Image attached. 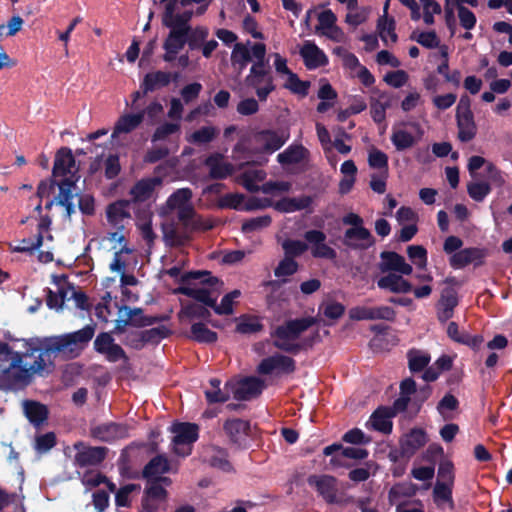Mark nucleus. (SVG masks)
Returning a JSON list of instances; mask_svg holds the SVG:
<instances>
[{
	"label": "nucleus",
	"instance_id": "f257e3e1",
	"mask_svg": "<svg viewBox=\"0 0 512 512\" xmlns=\"http://www.w3.org/2000/svg\"><path fill=\"white\" fill-rule=\"evenodd\" d=\"M32 337L23 339V351L13 353L8 366L0 364V390L18 391L31 384L33 376H47L56 365L45 362L37 345L32 344Z\"/></svg>",
	"mask_w": 512,
	"mask_h": 512
},
{
	"label": "nucleus",
	"instance_id": "f03ea898",
	"mask_svg": "<svg viewBox=\"0 0 512 512\" xmlns=\"http://www.w3.org/2000/svg\"><path fill=\"white\" fill-rule=\"evenodd\" d=\"M96 325L88 324L80 330L61 335L32 337L45 362L55 364V358L62 355L66 359L78 357L95 334Z\"/></svg>",
	"mask_w": 512,
	"mask_h": 512
},
{
	"label": "nucleus",
	"instance_id": "7ed1b4c3",
	"mask_svg": "<svg viewBox=\"0 0 512 512\" xmlns=\"http://www.w3.org/2000/svg\"><path fill=\"white\" fill-rule=\"evenodd\" d=\"M316 323L317 319L311 316L284 321L270 332L273 346L291 355L299 354L305 349V343L297 340L302 333Z\"/></svg>",
	"mask_w": 512,
	"mask_h": 512
},
{
	"label": "nucleus",
	"instance_id": "20e7f679",
	"mask_svg": "<svg viewBox=\"0 0 512 512\" xmlns=\"http://www.w3.org/2000/svg\"><path fill=\"white\" fill-rule=\"evenodd\" d=\"M456 122L458 128V139L461 142H469L477 134V126L471 110V101L467 95L461 96L456 109Z\"/></svg>",
	"mask_w": 512,
	"mask_h": 512
},
{
	"label": "nucleus",
	"instance_id": "39448f33",
	"mask_svg": "<svg viewBox=\"0 0 512 512\" xmlns=\"http://www.w3.org/2000/svg\"><path fill=\"white\" fill-rule=\"evenodd\" d=\"M77 450L75 454V464L81 468L88 466H98L107 457L109 449L104 446H86L83 442L78 441L73 445Z\"/></svg>",
	"mask_w": 512,
	"mask_h": 512
},
{
	"label": "nucleus",
	"instance_id": "423d86ee",
	"mask_svg": "<svg viewBox=\"0 0 512 512\" xmlns=\"http://www.w3.org/2000/svg\"><path fill=\"white\" fill-rule=\"evenodd\" d=\"M488 250L480 247H469L459 250L449 258V264L454 269H461L470 264L480 267L485 264Z\"/></svg>",
	"mask_w": 512,
	"mask_h": 512
},
{
	"label": "nucleus",
	"instance_id": "0eeeda50",
	"mask_svg": "<svg viewBox=\"0 0 512 512\" xmlns=\"http://www.w3.org/2000/svg\"><path fill=\"white\" fill-rule=\"evenodd\" d=\"M275 370L284 374H292L296 370V362L292 357L276 353L262 359L256 368L260 375H270Z\"/></svg>",
	"mask_w": 512,
	"mask_h": 512
},
{
	"label": "nucleus",
	"instance_id": "6e6552de",
	"mask_svg": "<svg viewBox=\"0 0 512 512\" xmlns=\"http://www.w3.org/2000/svg\"><path fill=\"white\" fill-rule=\"evenodd\" d=\"M129 428L126 424L117 422L102 423L91 427L90 434L94 439L106 443H113L129 436Z\"/></svg>",
	"mask_w": 512,
	"mask_h": 512
},
{
	"label": "nucleus",
	"instance_id": "1a4fd4ad",
	"mask_svg": "<svg viewBox=\"0 0 512 512\" xmlns=\"http://www.w3.org/2000/svg\"><path fill=\"white\" fill-rule=\"evenodd\" d=\"M254 139L261 145L262 152L272 154L288 141L289 133L284 130L263 129L255 133Z\"/></svg>",
	"mask_w": 512,
	"mask_h": 512
},
{
	"label": "nucleus",
	"instance_id": "9d476101",
	"mask_svg": "<svg viewBox=\"0 0 512 512\" xmlns=\"http://www.w3.org/2000/svg\"><path fill=\"white\" fill-rule=\"evenodd\" d=\"M307 483L314 487L328 504L337 503V479L334 476L313 474L308 476Z\"/></svg>",
	"mask_w": 512,
	"mask_h": 512
},
{
	"label": "nucleus",
	"instance_id": "9b49d317",
	"mask_svg": "<svg viewBox=\"0 0 512 512\" xmlns=\"http://www.w3.org/2000/svg\"><path fill=\"white\" fill-rule=\"evenodd\" d=\"M171 432L174 434L172 442L175 453L184 455L185 453L180 452L179 446L196 442L199 437V426L190 422H175L171 426Z\"/></svg>",
	"mask_w": 512,
	"mask_h": 512
},
{
	"label": "nucleus",
	"instance_id": "f8f14e48",
	"mask_svg": "<svg viewBox=\"0 0 512 512\" xmlns=\"http://www.w3.org/2000/svg\"><path fill=\"white\" fill-rule=\"evenodd\" d=\"M169 28L170 31L164 40L163 49L165 53L163 55V60L165 62H173L176 60L178 53L184 48L187 44V32L184 29H179L174 26H165Z\"/></svg>",
	"mask_w": 512,
	"mask_h": 512
},
{
	"label": "nucleus",
	"instance_id": "ddd939ff",
	"mask_svg": "<svg viewBox=\"0 0 512 512\" xmlns=\"http://www.w3.org/2000/svg\"><path fill=\"white\" fill-rule=\"evenodd\" d=\"M350 318L356 321L362 320H386L393 322L396 318V312L392 307L379 306L367 307L357 306L350 310Z\"/></svg>",
	"mask_w": 512,
	"mask_h": 512
},
{
	"label": "nucleus",
	"instance_id": "4468645a",
	"mask_svg": "<svg viewBox=\"0 0 512 512\" xmlns=\"http://www.w3.org/2000/svg\"><path fill=\"white\" fill-rule=\"evenodd\" d=\"M342 243L352 250H367L375 244V239L364 226L350 227L344 232Z\"/></svg>",
	"mask_w": 512,
	"mask_h": 512
},
{
	"label": "nucleus",
	"instance_id": "2eb2a0df",
	"mask_svg": "<svg viewBox=\"0 0 512 512\" xmlns=\"http://www.w3.org/2000/svg\"><path fill=\"white\" fill-rule=\"evenodd\" d=\"M304 239L311 244V254L314 258L333 260L337 257L336 251L325 243L326 234L321 230H308Z\"/></svg>",
	"mask_w": 512,
	"mask_h": 512
},
{
	"label": "nucleus",
	"instance_id": "dca6fc26",
	"mask_svg": "<svg viewBox=\"0 0 512 512\" xmlns=\"http://www.w3.org/2000/svg\"><path fill=\"white\" fill-rule=\"evenodd\" d=\"M381 262L378 269L382 273H400L402 275H410L413 268L405 261V258L394 251H383L380 253Z\"/></svg>",
	"mask_w": 512,
	"mask_h": 512
},
{
	"label": "nucleus",
	"instance_id": "f3484780",
	"mask_svg": "<svg viewBox=\"0 0 512 512\" xmlns=\"http://www.w3.org/2000/svg\"><path fill=\"white\" fill-rule=\"evenodd\" d=\"M265 388V382L261 378L249 376L242 379L233 391V396L238 401H248L258 397Z\"/></svg>",
	"mask_w": 512,
	"mask_h": 512
},
{
	"label": "nucleus",
	"instance_id": "a211bd4d",
	"mask_svg": "<svg viewBox=\"0 0 512 512\" xmlns=\"http://www.w3.org/2000/svg\"><path fill=\"white\" fill-rule=\"evenodd\" d=\"M132 202L130 200H117L109 204L106 208V217L108 223L121 231L124 229V220L131 218L130 207Z\"/></svg>",
	"mask_w": 512,
	"mask_h": 512
},
{
	"label": "nucleus",
	"instance_id": "6ab92c4d",
	"mask_svg": "<svg viewBox=\"0 0 512 512\" xmlns=\"http://www.w3.org/2000/svg\"><path fill=\"white\" fill-rule=\"evenodd\" d=\"M300 56L308 70H314L326 66L329 62L328 57L314 42L305 41L300 49Z\"/></svg>",
	"mask_w": 512,
	"mask_h": 512
},
{
	"label": "nucleus",
	"instance_id": "aec40b11",
	"mask_svg": "<svg viewBox=\"0 0 512 512\" xmlns=\"http://www.w3.org/2000/svg\"><path fill=\"white\" fill-rule=\"evenodd\" d=\"M162 185V178L159 176L143 178L137 181L130 190L132 204L145 202L152 198L157 186Z\"/></svg>",
	"mask_w": 512,
	"mask_h": 512
},
{
	"label": "nucleus",
	"instance_id": "412c9836",
	"mask_svg": "<svg viewBox=\"0 0 512 512\" xmlns=\"http://www.w3.org/2000/svg\"><path fill=\"white\" fill-rule=\"evenodd\" d=\"M75 164L76 161L72 150L69 147H61L57 150L54 157L52 177H68L69 174H72Z\"/></svg>",
	"mask_w": 512,
	"mask_h": 512
},
{
	"label": "nucleus",
	"instance_id": "4be33fe9",
	"mask_svg": "<svg viewBox=\"0 0 512 512\" xmlns=\"http://www.w3.org/2000/svg\"><path fill=\"white\" fill-rule=\"evenodd\" d=\"M223 430L231 443L241 446L249 434L250 422L240 418L228 419L223 424Z\"/></svg>",
	"mask_w": 512,
	"mask_h": 512
},
{
	"label": "nucleus",
	"instance_id": "5701e85b",
	"mask_svg": "<svg viewBox=\"0 0 512 512\" xmlns=\"http://www.w3.org/2000/svg\"><path fill=\"white\" fill-rule=\"evenodd\" d=\"M204 165L209 168L211 179L222 180L232 175L234 168L229 162L224 161L220 153H213L204 160Z\"/></svg>",
	"mask_w": 512,
	"mask_h": 512
},
{
	"label": "nucleus",
	"instance_id": "b1692460",
	"mask_svg": "<svg viewBox=\"0 0 512 512\" xmlns=\"http://www.w3.org/2000/svg\"><path fill=\"white\" fill-rule=\"evenodd\" d=\"M377 286L381 290L391 293H409L412 291V284L400 273H387L377 280Z\"/></svg>",
	"mask_w": 512,
	"mask_h": 512
},
{
	"label": "nucleus",
	"instance_id": "393cba45",
	"mask_svg": "<svg viewBox=\"0 0 512 512\" xmlns=\"http://www.w3.org/2000/svg\"><path fill=\"white\" fill-rule=\"evenodd\" d=\"M428 441L425 430L421 428H413L405 438L401 440L400 448L404 456L414 455L420 448L426 445Z\"/></svg>",
	"mask_w": 512,
	"mask_h": 512
},
{
	"label": "nucleus",
	"instance_id": "a878e982",
	"mask_svg": "<svg viewBox=\"0 0 512 512\" xmlns=\"http://www.w3.org/2000/svg\"><path fill=\"white\" fill-rule=\"evenodd\" d=\"M23 411L29 422L36 428L41 427L49 416L48 407L35 400H24Z\"/></svg>",
	"mask_w": 512,
	"mask_h": 512
},
{
	"label": "nucleus",
	"instance_id": "bb28decb",
	"mask_svg": "<svg viewBox=\"0 0 512 512\" xmlns=\"http://www.w3.org/2000/svg\"><path fill=\"white\" fill-rule=\"evenodd\" d=\"M172 82V73L162 70L149 72L145 74L140 83V88L144 93H151L156 90L167 87Z\"/></svg>",
	"mask_w": 512,
	"mask_h": 512
},
{
	"label": "nucleus",
	"instance_id": "cd10ccee",
	"mask_svg": "<svg viewBox=\"0 0 512 512\" xmlns=\"http://www.w3.org/2000/svg\"><path fill=\"white\" fill-rule=\"evenodd\" d=\"M394 416L395 411L390 407L380 406L370 416L371 427L383 434H390L393 428L391 418Z\"/></svg>",
	"mask_w": 512,
	"mask_h": 512
},
{
	"label": "nucleus",
	"instance_id": "c85d7f7f",
	"mask_svg": "<svg viewBox=\"0 0 512 512\" xmlns=\"http://www.w3.org/2000/svg\"><path fill=\"white\" fill-rule=\"evenodd\" d=\"M269 81H274L269 64L253 63L245 78L247 87L267 85Z\"/></svg>",
	"mask_w": 512,
	"mask_h": 512
},
{
	"label": "nucleus",
	"instance_id": "c756f323",
	"mask_svg": "<svg viewBox=\"0 0 512 512\" xmlns=\"http://www.w3.org/2000/svg\"><path fill=\"white\" fill-rule=\"evenodd\" d=\"M244 187L249 192L262 191L264 194H273L275 192H288L290 190V183L285 181H267L262 186H258L249 177L244 178Z\"/></svg>",
	"mask_w": 512,
	"mask_h": 512
},
{
	"label": "nucleus",
	"instance_id": "7c9ffc66",
	"mask_svg": "<svg viewBox=\"0 0 512 512\" xmlns=\"http://www.w3.org/2000/svg\"><path fill=\"white\" fill-rule=\"evenodd\" d=\"M125 312V316L131 317L134 322H131L133 327L142 328L153 325L162 320L159 316H146L143 314V309L139 307L130 308L123 305L119 308V313Z\"/></svg>",
	"mask_w": 512,
	"mask_h": 512
},
{
	"label": "nucleus",
	"instance_id": "2f4dec72",
	"mask_svg": "<svg viewBox=\"0 0 512 512\" xmlns=\"http://www.w3.org/2000/svg\"><path fill=\"white\" fill-rule=\"evenodd\" d=\"M308 154V150L303 145L292 144L277 155V161L281 165L299 164L307 158Z\"/></svg>",
	"mask_w": 512,
	"mask_h": 512
},
{
	"label": "nucleus",
	"instance_id": "473e14b6",
	"mask_svg": "<svg viewBox=\"0 0 512 512\" xmlns=\"http://www.w3.org/2000/svg\"><path fill=\"white\" fill-rule=\"evenodd\" d=\"M175 294H182L194 299L201 305L212 308L215 306V298L211 296V292L206 288H191L180 286L174 290Z\"/></svg>",
	"mask_w": 512,
	"mask_h": 512
},
{
	"label": "nucleus",
	"instance_id": "72a5a7b5",
	"mask_svg": "<svg viewBox=\"0 0 512 512\" xmlns=\"http://www.w3.org/2000/svg\"><path fill=\"white\" fill-rule=\"evenodd\" d=\"M235 331L242 335H252L263 330L264 325L258 316L243 314L236 318Z\"/></svg>",
	"mask_w": 512,
	"mask_h": 512
},
{
	"label": "nucleus",
	"instance_id": "f704fd0d",
	"mask_svg": "<svg viewBox=\"0 0 512 512\" xmlns=\"http://www.w3.org/2000/svg\"><path fill=\"white\" fill-rule=\"evenodd\" d=\"M144 120V112L135 114H124L117 120L113 136L127 134L135 130Z\"/></svg>",
	"mask_w": 512,
	"mask_h": 512
},
{
	"label": "nucleus",
	"instance_id": "c9c22d12",
	"mask_svg": "<svg viewBox=\"0 0 512 512\" xmlns=\"http://www.w3.org/2000/svg\"><path fill=\"white\" fill-rule=\"evenodd\" d=\"M406 357L409 371L412 374L422 372L431 361V356L428 352L416 348L409 349Z\"/></svg>",
	"mask_w": 512,
	"mask_h": 512
},
{
	"label": "nucleus",
	"instance_id": "e433bc0d",
	"mask_svg": "<svg viewBox=\"0 0 512 512\" xmlns=\"http://www.w3.org/2000/svg\"><path fill=\"white\" fill-rule=\"evenodd\" d=\"M312 202V197L306 195L298 198L285 197L275 204V208L280 212L290 213L307 209L311 206Z\"/></svg>",
	"mask_w": 512,
	"mask_h": 512
},
{
	"label": "nucleus",
	"instance_id": "4c0bfd02",
	"mask_svg": "<svg viewBox=\"0 0 512 512\" xmlns=\"http://www.w3.org/2000/svg\"><path fill=\"white\" fill-rule=\"evenodd\" d=\"M170 469L167 458L163 455L153 457L143 468L142 476L147 480L154 479Z\"/></svg>",
	"mask_w": 512,
	"mask_h": 512
},
{
	"label": "nucleus",
	"instance_id": "58836bf2",
	"mask_svg": "<svg viewBox=\"0 0 512 512\" xmlns=\"http://www.w3.org/2000/svg\"><path fill=\"white\" fill-rule=\"evenodd\" d=\"M249 45H251L250 40H248L246 44L236 43L233 47L231 64L234 68L239 70V73H241L252 60L251 52L248 48Z\"/></svg>",
	"mask_w": 512,
	"mask_h": 512
},
{
	"label": "nucleus",
	"instance_id": "ea45409f",
	"mask_svg": "<svg viewBox=\"0 0 512 512\" xmlns=\"http://www.w3.org/2000/svg\"><path fill=\"white\" fill-rule=\"evenodd\" d=\"M336 21V15L330 9L322 11L318 15L319 25L316 27V32H319L322 29H327L330 32H322V34L332 40H337L335 34L340 33L341 30L336 26Z\"/></svg>",
	"mask_w": 512,
	"mask_h": 512
},
{
	"label": "nucleus",
	"instance_id": "a19ab883",
	"mask_svg": "<svg viewBox=\"0 0 512 512\" xmlns=\"http://www.w3.org/2000/svg\"><path fill=\"white\" fill-rule=\"evenodd\" d=\"M418 491V486L412 482H400L393 485L388 492V501L394 505L396 501L403 497H413Z\"/></svg>",
	"mask_w": 512,
	"mask_h": 512
},
{
	"label": "nucleus",
	"instance_id": "79ce46f5",
	"mask_svg": "<svg viewBox=\"0 0 512 512\" xmlns=\"http://www.w3.org/2000/svg\"><path fill=\"white\" fill-rule=\"evenodd\" d=\"M137 217L140 221L137 223V227L140 230L141 236L147 245L151 246L156 239V234L152 228V214L149 210H142L138 212Z\"/></svg>",
	"mask_w": 512,
	"mask_h": 512
},
{
	"label": "nucleus",
	"instance_id": "37998d69",
	"mask_svg": "<svg viewBox=\"0 0 512 512\" xmlns=\"http://www.w3.org/2000/svg\"><path fill=\"white\" fill-rule=\"evenodd\" d=\"M211 389H206L204 394L206 401L209 404L225 403L230 399V394L226 390H221V380L218 378H211L209 380Z\"/></svg>",
	"mask_w": 512,
	"mask_h": 512
},
{
	"label": "nucleus",
	"instance_id": "c03bdc74",
	"mask_svg": "<svg viewBox=\"0 0 512 512\" xmlns=\"http://www.w3.org/2000/svg\"><path fill=\"white\" fill-rule=\"evenodd\" d=\"M163 240L167 246L180 247L185 245L189 240V236L186 233H180L174 226V224L163 225Z\"/></svg>",
	"mask_w": 512,
	"mask_h": 512
},
{
	"label": "nucleus",
	"instance_id": "a18cd8bd",
	"mask_svg": "<svg viewBox=\"0 0 512 512\" xmlns=\"http://www.w3.org/2000/svg\"><path fill=\"white\" fill-rule=\"evenodd\" d=\"M190 333V338L199 343L211 344L215 343L218 339L217 333L207 328L201 322L192 324Z\"/></svg>",
	"mask_w": 512,
	"mask_h": 512
},
{
	"label": "nucleus",
	"instance_id": "49530a36",
	"mask_svg": "<svg viewBox=\"0 0 512 512\" xmlns=\"http://www.w3.org/2000/svg\"><path fill=\"white\" fill-rule=\"evenodd\" d=\"M192 196V190L188 187L177 189L168 197L166 205L171 210L187 206L191 204Z\"/></svg>",
	"mask_w": 512,
	"mask_h": 512
},
{
	"label": "nucleus",
	"instance_id": "de8ad7c7",
	"mask_svg": "<svg viewBox=\"0 0 512 512\" xmlns=\"http://www.w3.org/2000/svg\"><path fill=\"white\" fill-rule=\"evenodd\" d=\"M209 307L198 303L189 302L181 308L179 316H186L190 319H202L210 322L211 312Z\"/></svg>",
	"mask_w": 512,
	"mask_h": 512
},
{
	"label": "nucleus",
	"instance_id": "09e8293b",
	"mask_svg": "<svg viewBox=\"0 0 512 512\" xmlns=\"http://www.w3.org/2000/svg\"><path fill=\"white\" fill-rule=\"evenodd\" d=\"M191 280H200L202 284L211 287L215 286L219 282V279L215 276H212L211 272L207 270L189 271L182 274L179 279L181 283H188Z\"/></svg>",
	"mask_w": 512,
	"mask_h": 512
},
{
	"label": "nucleus",
	"instance_id": "8fccbe9b",
	"mask_svg": "<svg viewBox=\"0 0 512 512\" xmlns=\"http://www.w3.org/2000/svg\"><path fill=\"white\" fill-rule=\"evenodd\" d=\"M284 257L294 259L300 257L308 250V244L301 240L286 239L282 242Z\"/></svg>",
	"mask_w": 512,
	"mask_h": 512
},
{
	"label": "nucleus",
	"instance_id": "3c124183",
	"mask_svg": "<svg viewBox=\"0 0 512 512\" xmlns=\"http://www.w3.org/2000/svg\"><path fill=\"white\" fill-rule=\"evenodd\" d=\"M377 29L379 36L384 43H387L389 37L392 42H396L398 37L395 33V20L393 18L388 19L385 16H381L377 21Z\"/></svg>",
	"mask_w": 512,
	"mask_h": 512
},
{
	"label": "nucleus",
	"instance_id": "603ef678",
	"mask_svg": "<svg viewBox=\"0 0 512 512\" xmlns=\"http://www.w3.org/2000/svg\"><path fill=\"white\" fill-rule=\"evenodd\" d=\"M241 296V291L238 289H235L227 294H225L222 299L221 303L217 305L215 302V306L213 307V310L218 315H231L234 312L233 304L235 299L239 298Z\"/></svg>",
	"mask_w": 512,
	"mask_h": 512
},
{
	"label": "nucleus",
	"instance_id": "864d4df0",
	"mask_svg": "<svg viewBox=\"0 0 512 512\" xmlns=\"http://www.w3.org/2000/svg\"><path fill=\"white\" fill-rule=\"evenodd\" d=\"M75 182L73 176L65 177L57 182L56 186L59 188V193L55 199L58 205L65 204L73 199L72 189L75 187Z\"/></svg>",
	"mask_w": 512,
	"mask_h": 512
},
{
	"label": "nucleus",
	"instance_id": "5fc2aeb1",
	"mask_svg": "<svg viewBox=\"0 0 512 512\" xmlns=\"http://www.w3.org/2000/svg\"><path fill=\"white\" fill-rule=\"evenodd\" d=\"M391 141L397 151H404L416 143L414 136L406 130H396L391 135Z\"/></svg>",
	"mask_w": 512,
	"mask_h": 512
},
{
	"label": "nucleus",
	"instance_id": "6e6d98bb",
	"mask_svg": "<svg viewBox=\"0 0 512 512\" xmlns=\"http://www.w3.org/2000/svg\"><path fill=\"white\" fill-rule=\"evenodd\" d=\"M209 35V30L204 26H196L195 28H190L187 32V45L190 50L199 49L202 43L206 40Z\"/></svg>",
	"mask_w": 512,
	"mask_h": 512
},
{
	"label": "nucleus",
	"instance_id": "4d7b16f0",
	"mask_svg": "<svg viewBox=\"0 0 512 512\" xmlns=\"http://www.w3.org/2000/svg\"><path fill=\"white\" fill-rule=\"evenodd\" d=\"M284 87L294 94L305 97L309 93L310 82L301 80L295 73H290Z\"/></svg>",
	"mask_w": 512,
	"mask_h": 512
},
{
	"label": "nucleus",
	"instance_id": "13d9d810",
	"mask_svg": "<svg viewBox=\"0 0 512 512\" xmlns=\"http://www.w3.org/2000/svg\"><path fill=\"white\" fill-rule=\"evenodd\" d=\"M409 259L420 269L427 266V250L422 245H410L407 247Z\"/></svg>",
	"mask_w": 512,
	"mask_h": 512
},
{
	"label": "nucleus",
	"instance_id": "bf43d9fd",
	"mask_svg": "<svg viewBox=\"0 0 512 512\" xmlns=\"http://www.w3.org/2000/svg\"><path fill=\"white\" fill-rule=\"evenodd\" d=\"M469 196L476 202H482L491 192V186L487 182H471L467 185Z\"/></svg>",
	"mask_w": 512,
	"mask_h": 512
},
{
	"label": "nucleus",
	"instance_id": "052dcab7",
	"mask_svg": "<svg viewBox=\"0 0 512 512\" xmlns=\"http://www.w3.org/2000/svg\"><path fill=\"white\" fill-rule=\"evenodd\" d=\"M141 487L139 484H126L120 487L115 494V504L117 507H127L131 506V501L129 499L130 494L133 491L139 490Z\"/></svg>",
	"mask_w": 512,
	"mask_h": 512
},
{
	"label": "nucleus",
	"instance_id": "680f3d73",
	"mask_svg": "<svg viewBox=\"0 0 512 512\" xmlns=\"http://www.w3.org/2000/svg\"><path fill=\"white\" fill-rule=\"evenodd\" d=\"M217 135V130L212 126H204L194 131L189 141L195 144H207L213 141Z\"/></svg>",
	"mask_w": 512,
	"mask_h": 512
},
{
	"label": "nucleus",
	"instance_id": "e2e57ef3",
	"mask_svg": "<svg viewBox=\"0 0 512 512\" xmlns=\"http://www.w3.org/2000/svg\"><path fill=\"white\" fill-rule=\"evenodd\" d=\"M145 344H158L162 339L168 337L170 331L165 326H158L141 331Z\"/></svg>",
	"mask_w": 512,
	"mask_h": 512
},
{
	"label": "nucleus",
	"instance_id": "0e129e2a",
	"mask_svg": "<svg viewBox=\"0 0 512 512\" xmlns=\"http://www.w3.org/2000/svg\"><path fill=\"white\" fill-rule=\"evenodd\" d=\"M410 38L428 49L436 48L440 44V40L435 31L420 32L418 35H416V32H413Z\"/></svg>",
	"mask_w": 512,
	"mask_h": 512
},
{
	"label": "nucleus",
	"instance_id": "69168bd1",
	"mask_svg": "<svg viewBox=\"0 0 512 512\" xmlns=\"http://www.w3.org/2000/svg\"><path fill=\"white\" fill-rule=\"evenodd\" d=\"M272 222L269 215L250 218L243 222L241 230L243 233H251L262 228L268 227Z\"/></svg>",
	"mask_w": 512,
	"mask_h": 512
},
{
	"label": "nucleus",
	"instance_id": "338daca9",
	"mask_svg": "<svg viewBox=\"0 0 512 512\" xmlns=\"http://www.w3.org/2000/svg\"><path fill=\"white\" fill-rule=\"evenodd\" d=\"M299 270V264L294 259L284 257L274 269V275L278 278L294 275Z\"/></svg>",
	"mask_w": 512,
	"mask_h": 512
},
{
	"label": "nucleus",
	"instance_id": "774afa93",
	"mask_svg": "<svg viewBox=\"0 0 512 512\" xmlns=\"http://www.w3.org/2000/svg\"><path fill=\"white\" fill-rule=\"evenodd\" d=\"M179 131V123L165 122L155 129L151 140L152 142L162 141L167 139L170 135L175 134Z\"/></svg>",
	"mask_w": 512,
	"mask_h": 512
}]
</instances>
